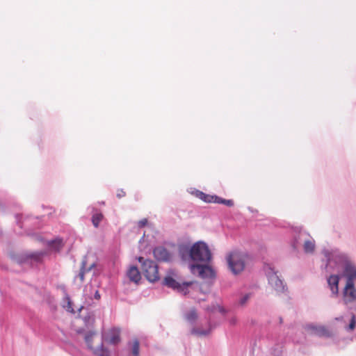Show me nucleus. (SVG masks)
I'll return each instance as SVG.
<instances>
[{
    "mask_svg": "<svg viewBox=\"0 0 356 356\" xmlns=\"http://www.w3.org/2000/svg\"><path fill=\"white\" fill-rule=\"evenodd\" d=\"M322 254L325 259L322 269L327 272L341 269V276L346 278V283L356 282V262L348 254L338 249H324Z\"/></svg>",
    "mask_w": 356,
    "mask_h": 356,
    "instance_id": "nucleus-1",
    "label": "nucleus"
},
{
    "mask_svg": "<svg viewBox=\"0 0 356 356\" xmlns=\"http://www.w3.org/2000/svg\"><path fill=\"white\" fill-rule=\"evenodd\" d=\"M192 261L209 263L212 258L207 244L203 241L195 243L191 246Z\"/></svg>",
    "mask_w": 356,
    "mask_h": 356,
    "instance_id": "nucleus-2",
    "label": "nucleus"
},
{
    "mask_svg": "<svg viewBox=\"0 0 356 356\" xmlns=\"http://www.w3.org/2000/svg\"><path fill=\"white\" fill-rule=\"evenodd\" d=\"M138 260L141 264L142 271L148 281L155 282L159 280V266L155 261L145 259L143 257H139Z\"/></svg>",
    "mask_w": 356,
    "mask_h": 356,
    "instance_id": "nucleus-3",
    "label": "nucleus"
},
{
    "mask_svg": "<svg viewBox=\"0 0 356 356\" xmlns=\"http://www.w3.org/2000/svg\"><path fill=\"white\" fill-rule=\"evenodd\" d=\"M264 270L268 277V283L271 287L277 293H282L286 290V286L283 280L278 275V272L275 271L270 264H266Z\"/></svg>",
    "mask_w": 356,
    "mask_h": 356,
    "instance_id": "nucleus-4",
    "label": "nucleus"
},
{
    "mask_svg": "<svg viewBox=\"0 0 356 356\" xmlns=\"http://www.w3.org/2000/svg\"><path fill=\"white\" fill-rule=\"evenodd\" d=\"M227 263L229 269L234 274L241 272L245 267V261L242 254L238 252L230 253L227 258Z\"/></svg>",
    "mask_w": 356,
    "mask_h": 356,
    "instance_id": "nucleus-5",
    "label": "nucleus"
},
{
    "mask_svg": "<svg viewBox=\"0 0 356 356\" xmlns=\"http://www.w3.org/2000/svg\"><path fill=\"white\" fill-rule=\"evenodd\" d=\"M191 272L202 279H211L215 277L213 269L207 264H191L189 265Z\"/></svg>",
    "mask_w": 356,
    "mask_h": 356,
    "instance_id": "nucleus-6",
    "label": "nucleus"
},
{
    "mask_svg": "<svg viewBox=\"0 0 356 356\" xmlns=\"http://www.w3.org/2000/svg\"><path fill=\"white\" fill-rule=\"evenodd\" d=\"M170 274H173L172 270H170L169 272V275L165 277L163 281V284L174 290H177L178 292L186 293L188 287L192 284V282H184L183 283H179L175 280Z\"/></svg>",
    "mask_w": 356,
    "mask_h": 356,
    "instance_id": "nucleus-7",
    "label": "nucleus"
},
{
    "mask_svg": "<svg viewBox=\"0 0 356 356\" xmlns=\"http://www.w3.org/2000/svg\"><path fill=\"white\" fill-rule=\"evenodd\" d=\"M96 334L97 333L94 331H89L85 334L84 339L88 348L92 350L94 354L97 356H110L109 350L104 347L102 342L97 348L92 347V339Z\"/></svg>",
    "mask_w": 356,
    "mask_h": 356,
    "instance_id": "nucleus-8",
    "label": "nucleus"
},
{
    "mask_svg": "<svg viewBox=\"0 0 356 356\" xmlns=\"http://www.w3.org/2000/svg\"><path fill=\"white\" fill-rule=\"evenodd\" d=\"M44 254L45 252L42 251L35 252L29 254H22L18 255L15 259L16 260L17 263H18L20 265H33L34 263H38L40 261V260L42 259V257Z\"/></svg>",
    "mask_w": 356,
    "mask_h": 356,
    "instance_id": "nucleus-9",
    "label": "nucleus"
},
{
    "mask_svg": "<svg viewBox=\"0 0 356 356\" xmlns=\"http://www.w3.org/2000/svg\"><path fill=\"white\" fill-rule=\"evenodd\" d=\"M154 258L161 262L170 263L174 260L175 253L163 245H159L154 248Z\"/></svg>",
    "mask_w": 356,
    "mask_h": 356,
    "instance_id": "nucleus-10",
    "label": "nucleus"
},
{
    "mask_svg": "<svg viewBox=\"0 0 356 356\" xmlns=\"http://www.w3.org/2000/svg\"><path fill=\"white\" fill-rule=\"evenodd\" d=\"M343 302L347 307L356 303L355 283H346L343 289Z\"/></svg>",
    "mask_w": 356,
    "mask_h": 356,
    "instance_id": "nucleus-11",
    "label": "nucleus"
},
{
    "mask_svg": "<svg viewBox=\"0 0 356 356\" xmlns=\"http://www.w3.org/2000/svg\"><path fill=\"white\" fill-rule=\"evenodd\" d=\"M305 329L312 334L318 337H330L332 334L325 326L322 325L308 324Z\"/></svg>",
    "mask_w": 356,
    "mask_h": 356,
    "instance_id": "nucleus-12",
    "label": "nucleus"
},
{
    "mask_svg": "<svg viewBox=\"0 0 356 356\" xmlns=\"http://www.w3.org/2000/svg\"><path fill=\"white\" fill-rule=\"evenodd\" d=\"M310 235L305 231L300 230L296 232L293 236V239L291 242V246L294 250H298L300 247L303 245L305 241L308 238L309 239Z\"/></svg>",
    "mask_w": 356,
    "mask_h": 356,
    "instance_id": "nucleus-13",
    "label": "nucleus"
},
{
    "mask_svg": "<svg viewBox=\"0 0 356 356\" xmlns=\"http://www.w3.org/2000/svg\"><path fill=\"white\" fill-rule=\"evenodd\" d=\"M120 331L113 327L108 332L103 334L102 339L112 345H116L120 341Z\"/></svg>",
    "mask_w": 356,
    "mask_h": 356,
    "instance_id": "nucleus-14",
    "label": "nucleus"
},
{
    "mask_svg": "<svg viewBox=\"0 0 356 356\" xmlns=\"http://www.w3.org/2000/svg\"><path fill=\"white\" fill-rule=\"evenodd\" d=\"M87 210L92 214L91 220L93 226L97 228L104 218L102 213L94 205L89 206Z\"/></svg>",
    "mask_w": 356,
    "mask_h": 356,
    "instance_id": "nucleus-15",
    "label": "nucleus"
},
{
    "mask_svg": "<svg viewBox=\"0 0 356 356\" xmlns=\"http://www.w3.org/2000/svg\"><path fill=\"white\" fill-rule=\"evenodd\" d=\"M328 286L332 295L337 296L339 293V275H331L327 278Z\"/></svg>",
    "mask_w": 356,
    "mask_h": 356,
    "instance_id": "nucleus-16",
    "label": "nucleus"
},
{
    "mask_svg": "<svg viewBox=\"0 0 356 356\" xmlns=\"http://www.w3.org/2000/svg\"><path fill=\"white\" fill-rule=\"evenodd\" d=\"M191 247L188 245H181L179 248V254L183 261H192Z\"/></svg>",
    "mask_w": 356,
    "mask_h": 356,
    "instance_id": "nucleus-17",
    "label": "nucleus"
},
{
    "mask_svg": "<svg viewBox=\"0 0 356 356\" xmlns=\"http://www.w3.org/2000/svg\"><path fill=\"white\" fill-rule=\"evenodd\" d=\"M190 193L197 197V198L202 200V201L207 202V203H211L212 202V196L211 195H208L202 191H200L199 190H197L195 188H191Z\"/></svg>",
    "mask_w": 356,
    "mask_h": 356,
    "instance_id": "nucleus-18",
    "label": "nucleus"
},
{
    "mask_svg": "<svg viewBox=\"0 0 356 356\" xmlns=\"http://www.w3.org/2000/svg\"><path fill=\"white\" fill-rule=\"evenodd\" d=\"M129 280L135 283H138L141 279V275L139 270L136 266H131L127 273Z\"/></svg>",
    "mask_w": 356,
    "mask_h": 356,
    "instance_id": "nucleus-19",
    "label": "nucleus"
},
{
    "mask_svg": "<svg viewBox=\"0 0 356 356\" xmlns=\"http://www.w3.org/2000/svg\"><path fill=\"white\" fill-rule=\"evenodd\" d=\"M211 330V327L209 323H208V328L207 329H202L200 327H193L191 329V333L192 334L198 336V337H202V336H207L208 335Z\"/></svg>",
    "mask_w": 356,
    "mask_h": 356,
    "instance_id": "nucleus-20",
    "label": "nucleus"
},
{
    "mask_svg": "<svg viewBox=\"0 0 356 356\" xmlns=\"http://www.w3.org/2000/svg\"><path fill=\"white\" fill-rule=\"evenodd\" d=\"M303 250L305 253L310 254L313 253L315 249V241L310 236L309 239L308 238L303 243Z\"/></svg>",
    "mask_w": 356,
    "mask_h": 356,
    "instance_id": "nucleus-21",
    "label": "nucleus"
},
{
    "mask_svg": "<svg viewBox=\"0 0 356 356\" xmlns=\"http://www.w3.org/2000/svg\"><path fill=\"white\" fill-rule=\"evenodd\" d=\"M86 261L83 260L81 263L80 272L76 277L77 278H79L81 282H83L86 273L90 271L95 266V264H92L88 268H86Z\"/></svg>",
    "mask_w": 356,
    "mask_h": 356,
    "instance_id": "nucleus-22",
    "label": "nucleus"
},
{
    "mask_svg": "<svg viewBox=\"0 0 356 356\" xmlns=\"http://www.w3.org/2000/svg\"><path fill=\"white\" fill-rule=\"evenodd\" d=\"M48 245L50 248L55 251H58L63 247V240L60 238H56L48 242Z\"/></svg>",
    "mask_w": 356,
    "mask_h": 356,
    "instance_id": "nucleus-23",
    "label": "nucleus"
},
{
    "mask_svg": "<svg viewBox=\"0 0 356 356\" xmlns=\"http://www.w3.org/2000/svg\"><path fill=\"white\" fill-rule=\"evenodd\" d=\"M185 318L191 323L194 324L197 318V314L195 309H190L185 314Z\"/></svg>",
    "mask_w": 356,
    "mask_h": 356,
    "instance_id": "nucleus-24",
    "label": "nucleus"
},
{
    "mask_svg": "<svg viewBox=\"0 0 356 356\" xmlns=\"http://www.w3.org/2000/svg\"><path fill=\"white\" fill-rule=\"evenodd\" d=\"M252 297V292H248V293H241L240 294V297L238 298V304L240 305V306H245L247 302H248V300Z\"/></svg>",
    "mask_w": 356,
    "mask_h": 356,
    "instance_id": "nucleus-25",
    "label": "nucleus"
},
{
    "mask_svg": "<svg viewBox=\"0 0 356 356\" xmlns=\"http://www.w3.org/2000/svg\"><path fill=\"white\" fill-rule=\"evenodd\" d=\"M354 309L356 311V305L354 307ZM354 329H356V315L352 313L349 324L345 326V330L346 332H350Z\"/></svg>",
    "mask_w": 356,
    "mask_h": 356,
    "instance_id": "nucleus-26",
    "label": "nucleus"
},
{
    "mask_svg": "<svg viewBox=\"0 0 356 356\" xmlns=\"http://www.w3.org/2000/svg\"><path fill=\"white\" fill-rule=\"evenodd\" d=\"M131 353L134 356L139 355V341L136 339L133 341Z\"/></svg>",
    "mask_w": 356,
    "mask_h": 356,
    "instance_id": "nucleus-27",
    "label": "nucleus"
},
{
    "mask_svg": "<svg viewBox=\"0 0 356 356\" xmlns=\"http://www.w3.org/2000/svg\"><path fill=\"white\" fill-rule=\"evenodd\" d=\"M22 216H20V215H16V220H17V225L20 227V228H22L24 225L26 226L27 225V221H28V218H25L22 222Z\"/></svg>",
    "mask_w": 356,
    "mask_h": 356,
    "instance_id": "nucleus-28",
    "label": "nucleus"
},
{
    "mask_svg": "<svg viewBox=\"0 0 356 356\" xmlns=\"http://www.w3.org/2000/svg\"><path fill=\"white\" fill-rule=\"evenodd\" d=\"M212 202L223 204L225 199H223L218 195H213L212 196Z\"/></svg>",
    "mask_w": 356,
    "mask_h": 356,
    "instance_id": "nucleus-29",
    "label": "nucleus"
},
{
    "mask_svg": "<svg viewBox=\"0 0 356 356\" xmlns=\"http://www.w3.org/2000/svg\"><path fill=\"white\" fill-rule=\"evenodd\" d=\"M65 300L67 301V306H66L67 309L72 313H74V311L72 307V302H71L70 298L68 296H67L65 297ZM64 307H65V306H64Z\"/></svg>",
    "mask_w": 356,
    "mask_h": 356,
    "instance_id": "nucleus-30",
    "label": "nucleus"
},
{
    "mask_svg": "<svg viewBox=\"0 0 356 356\" xmlns=\"http://www.w3.org/2000/svg\"><path fill=\"white\" fill-rule=\"evenodd\" d=\"M147 224V220L146 218L142 219L138 221V226L139 228L145 227Z\"/></svg>",
    "mask_w": 356,
    "mask_h": 356,
    "instance_id": "nucleus-31",
    "label": "nucleus"
},
{
    "mask_svg": "<svg viewBox=\"0 0 356 356\" xmlns=\"http://www.w3.org/2000/svg\"><path fill=\"white\" fill-rule=\"evenodd\" d=\"M227 207H232L234 206V201L232 200H225L224 204Z\"/></svg>",
    "mask_w": 356,
    "mask_h": 356,
    "instance_id": "nucleus-32",
    "label": "nucleus"
},
{
    "mask_svg": "<svg viewBox=\"0 0 356 356\" xmlns=\"http://www.w3.org/2000/svg\"><path fill=\"white\" fill-rule=\"evenodd\" d=\"M125 196V192L123 190H118L117 193V197L121 198Z\"/></svg>",
    "mask_w": 356,
    "mask_h": 356,
    "instance_id": "nucleus-33",
    "label": "nucleus"
},
{
    "mask_svg": "<svg viewBox=\"0 0 356 356\" xmlns=\"http://www.w3.org/2000/svg\"><path fill=\"white\" fill-rule=\"evenodd\" d=\"M94 297L95 299L99 300L100 299V294L98 291H96L94 295Z\"/></svg>",
    "mask_w": 356,
    "mask_h": 356,
    "instance_id": "nucleus-34",
    "label": "nucleus"
},
{
    "mask_svg": "<svg viewBox=\"0 0 356 356\" xmlns=\"http://www.w3.org/2000/svg\"><path fill=\"white\" fill-rule=\"evenodd\" d=\"M229 323H230V324H232V325H234V324L236 323V318L235 317L232 318L229 320Z\"/></svg>",
    "mask_w": 356,
    "mask_h": 356,
    "instance_id": "nucleus-35",
    "label": "nucleus"
},
{
    "mask_svg": "<svg viewBox=\"0 0 356 356\" xmlns=\"http://www.w3.org/2000/svg\"><path fill=\"white\" fill-rule=\"evenodd\" d=\"M343 316H340V317L336 318L335 319H336L337 321H342V320H343Z\"/></svg>",
    "mask_w": 356,
    "mask_h": 356,
    "instance_id": "nucleus-36",
    "label": "nucleus"
},
{
    "mask_svg": "<svg viewBox=\"0 0 356 356\" xmlns=\"http://www.w3.org/2000/svg\"><path fill=\"white\" fill-rule=\"evenodd\" d=\"M98 204H104V202H98Z\"/></svg>",
    "mask_w": 356,
    "mask_h": 356,
    "instance_id": "nucleus-37",
    "label": "nucleus"
},
{
    "mask_svg": "<svg viewBox=\"0 0 356 356\" xmlns=\"http://www.w3.org/2000/svg\"><path fill=\"white\" fill-rule=\"evenodd\" d=\"M248 209H249L250 211L253 212V209H252V208L249 207V208H248Z\"/></svg>",
    "mask_w": 356,
    "mask_h": 356,
    "instance_id": "nucleus-38",
    "label": "nucleus"
},
{
    "mask_svg": "<svg viewBox=\"0 0 356 356\" xmlns=\"http://www.w3.org/2000/svg\"><path fill=\"white\" fill-rule=\"evenodd\" d=\"M81 309H83V307H81V308L79 309V311H81Z\"/></svg>",
    "mask_w": 356,
    "mask_h": 356,
    "instance_id": "nucleus-39",
    "label": "nucleus"
},
{
    "mask_svg": "<svg viewBox=\"0 0 356 356\" xmlns=\"http://www.w3.org/2000/svg\"><path fill=\"white\" fill-rule=\"evenodd\" d=\"M81 309H83V307H81V308L79 309V311H81Z\"/></svg>",
    "mask_w": 356,
    "mask_h": 356,
    "instance_id": "nucleus-40",
    "label": "nucleus"
},
{
    "mask_svg": "<svg viewBox=\"0 0 356 356\" xmlns=\"http://www.w3.org/2000/svg\"><path fill=\"white\" fill-rule=\"evenodd\" d=\"M81 309H83V307H81V308L79 309V311H81Z\"/></svg>",
    "mask_w": 356,
    "mask_h": 356,
    "instance_id": "nucleus-41",
    "label": "nucleus"
}]
</instances>
